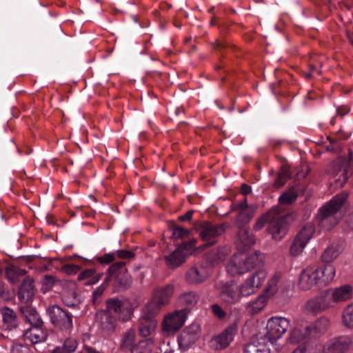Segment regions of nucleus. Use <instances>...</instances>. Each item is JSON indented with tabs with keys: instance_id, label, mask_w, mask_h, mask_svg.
I'll use <instances>...</instances> for the list:
<instances>
[{
	"instance_id": "f257e3e1",
	"label": "nucleus",
	"mask_w": 353,
	"mask_h": 353,
	"mask_svg": "<svg viewBox=\"0 0 353 353\" xmlns=\"http://www.w3.org/2000/svg\"><path fill=\"white\" fill-rule=\"evenodd\" d=\"M347 196L345 192L338 194L320 208L319 216L322 227L330 230L338 223L342 216L341 209L346 201Z\"/></svg>"
},
{
	"instance_id": "f03ea898",
	"label": "nucleus",
	"mask_w": 353,
	"mask_h": 353,
	"mask_svg": "<svg viewBox=\"0 0 353 353\" xmlns=\"http://www.w3.org/2000/svg\"><path fill=\"white\" fill-rule=\"evenodd\" d=\"M259 261V254L256 252L250 254H235L227 263L226 272L232 277L241 276L256 267Z\"/></svg>"
},
{
	"instance_id": "7ed1b4c3",
	"label": "nucleus",
	"mask_w": 353,
	"mask_h": 353,
	"mask_svg": "<svg viewBox=\"0 0 353 353\" xmlns=\"http://www.w3.org/2000/svg\"><path fill=\"white\" fill-rule=\"evenodd\" d=\"M290 327V321L283 316H276L270 318L267 321L266 333L264 336L272 342L277 352L281 349V345L277 341L283 337Z\"/></svg>"
},
{
	"instance_id": "20e7f679",
	"label": "nucleus",
	"mask_w": 353,
	"mask_h": 353,
	"mask_svg": "<svg viewBox=\"0 0 353 353\" xmlns=\"http://www.w3.org/2000/svg\"><path fill=\"white\" fill-rule=\"evenodd\" d=\"M221 300L226 303L235 304L239 303L243 297L249 296L242 283H227L219 289Z\"/></svg>"
},
{
	"instance_id": "39448f33",
	"label": "nucleus",
	"mask_w": 353,
	"mask_h": 353,
	"mask_svg": "<svg viewBox=\"0 0 353 353\" xmlns=\"http://www.w3.org/2000/svg\"><path fill=\"white\" fill-rule=\"evenodd\" d=\"M201 332V327L198 323L194 322L187 326L177 339L179 350L185 352L192 348L199 340Z\"/></svg>"
},
{
	"instance_id": "423d86ee",
	"label": "nucleus",
	"mask_w": 353,
	"mask_h": 353,
	"mask_svg": "<svg viewBox=\"0 0 353 353\" xmlns=\"http://www.w3.org/2000/svg\"><path fill=\"white\" fill-rule=\"evenodd\" d=\"M187 309L175 310L165 316L162 330L167 334H174L185 324L188 318Z\"/></svg>"
},
{
	"instance_id": "0eeeda50",
	"label": "nucleus",
	"mask_w": 353,
	"mask_h": 353,
	"mask_svg": "<svg viewBox=\"0 0 353 353\" xmlns=\"http://www.w3.org/2000/svg\"><path fill=\"white\" fill-rule=\"evenodd\" d=\"M50 321L58 328L70 331L73 327L72 316L58 305H52L47 310Z\"/></svg>"
},
{
	"instance_id": "6e6552de",
	"label": "nucleus",
	"mask_w": 353,
	"mask_h": 353,
	"mask_svg": "<svg viewBox=\"0 0 353 353\" xmlns=\"http://www.w3.org/2000/svg\"><path fill=\"white\" fill-rule=\"evenodd\" d=\"M114 279L115 283L123 288L130 286L132 279L129 274L124 262H118L112 265L108 269L106 281Z\"/></svg>"
},
{
	"instance_id": "1a4fd4ad",
	"label": "nucleus",
	"mask_w": 353,
	"mask_h": 353,
	"mask_svg": "<svg viewBox=\"0 0 353 353\" xmlns=\"http://www.w3.org/2000/svg\"><path fill=\"white\" fill-rule=\"evenodd\" d=\"M352 345V339L348 336L334 338L325 343H319L321 353H344Z\"/></svg>"
},
{
	"instance_id": "9d476101",
	"label": "nucleus",
	"mask_w": 353,
	"mask_h": 353,
	"mask_svg": "<svg viewBox=\"0 0 353 353\" xmlns=\"http://www.w3.org/2000/svg\"><path fill=\"white\" fill-rule=\"evenodd\" d=\"M237 330L236 323L230 325L219 334L211 339L209 342L210 347L214 350H220L226 348L234 340Z\"/></svg>"
},
{
	"instance_id": "9b49d317",
	"label": "nucleus",
	"mask_w": 353,
	"mask_h": 353,
	"mask_svg": "<svg viewBox=\"0 0 353 353\" xmlns=\"http://www.w3.org/2000/svg\"><path fill=\"white\" fill-rule=\"evenodd\" d=\"M305 307L308 312L316 314L334 307V305L326 290L320 295L307 301Z\"/></svg>"
},
{
	"instance_id": "f8f14e48",
	"label": "nucleus",
	"mask_w": 353,
	"mask_h": 353,
	"mask_svg": "<svg viewBox=\"0 0 353 353\" xmlns=\"http://www.w3.org/2000/svg\"><path fill=\"white\" fill-rule=\"evenodd\" d=\"M298 286L299 289L304 291L321 287L318 272L315 267L307 266L302 270L299 276Z\"/></svg>"
},
{
	"instance_id": "ddd939ff",
	"label": "nucleus",
	"mask_w": 353,
	"mask_h": 353,
	"mask_svg": "<svg viewBox=\"0 0 353 353\" xmlns=\"http://www.w3.org/2000/svg\"><path fill=\"white\" fill-rule=\"evenodd\" d=\"M108 311L110 314L123 321L128 320L132 314V310L128 301H121L118 299H111L107 302Z\"/></svg>"
},
{
	"instance_id": "4468645a",
	"label": "nucleus",
	"mask_w": 353,
	"mask_h": 353,
	"mask_svg": "<svg viewBox=\"0 0 353 353\" xmlns=\"http://www.w3.org/2000/svg\"><path fill=\"white\" fill-rule=\"evenodd\" d=\"M267 272L265 270H259L250 274L242 283L248 296L255 294L263 285L267 278Z\"/></svg>"
},
{
	"instance_id": "2eb2a0df",
	"label": "nucleus",
	"mask_w": 353,
	"mask_h": 353,
	"mask_svg": "<svg viewBox=\"0 0 353 353\" xmlns=\"http://www.w3.org/2000/svg\"><path fill=\"white\" fill-rule=\"evenodd\" d=\"M232 208L233 210L238 212L236 221L238 227H243V224L248 223L256 212V208L248 205L245 199L239 203H234Z\"/></svg>"
},
{
	"instance_id": "dca6fc26",
	"label": "nucleus",
	"mask_w": 353,
	"mask_h": 353,
	"mask_svg": "<svg viewBox=\"0 0 353 353\" xmlns=\"http://www.w3.org/2000/svg\"><path fill=\"white\" fill-rule=\"evenodd\" d=\"M234 244L238 250L244 252L250 249L256 243V239L249 228L246 227H238Z\"/></svg>"
},
{
	"instance_id": "f3484780",
	"label": "nucleus",
	"mask_w": 353,
	"mask_h": 353,
	"mask_svg": "<svg viewBox=\"0 0 353 353\" xmlns=\"http://www.w3.org/2000/svg\"><path fill=\"white\" fill-rule=\"evenodd\" d=\"M290 219H291V216L287 214L270 223L268 230L274 240L280 241L285 236L288 232V225Z\"/></svg>"
},
{
	"instance_id": "a211bd4d",
	"label": "nucleus",
	"mask_w": 353,
	"mask_h": 353,
	"mask_svg": "<svg viewBox=\"0 0 353 353\" xmlns=\"http://www.w3.org/2000/svg\"><path fill=\"white\" fill-rule=\"evenodd\" d=\"M327 290L334 307L339 303L351 299L352 296V287L347 284L339 287L330 288Z\"/></svg>"
},
{
	"instance_id": "6ab92c4d",
	"label": "nucleus",
	"mask_w": 353,
	"mask_h": 353,
	"mask_svg": "<svg viewBox=\"0 0 353 353\" xmlns=\"http://www.w3.org/2000/svg\"><path fill=\"white\" fill-rule=\"evenodd\" d=\"M208 268L203 265L194 266L190 268L185 274V280L190 284H199L205 281L210 276Z\"/></svg>"
},
{
	"instance_id": "aec40b11",
	"label": "nucleus",
	"mask_w": 353,
	"mask_h": 353,
	"mask_svg": "<svg viewBox=\"0 0 353 353\" xmlns=\"http://www.w3.org/2000/svg\"><path fill=\"white\" fill-rule=\"evenodd\" d=\"M272 347L275 348L272 342L263 336L256 342L245 345L243 353H274L272 350Z\"/></svg>"
},
{
	"instance_id": "412c9836",
	"label": "nucleus",
	"mask_w": 353,
	"mask_h": 353,
	"mask_svg": "<svg viewBox=\"0 0 353 353\" xmlns=\"http://www.w3.org/2000/svg\"><path fill=\"white\" fill-rule=\"evenodd\" d=\"M312 327L307 323H297L292 330L289 340L292 343H299L311 334Z\"/></svg>"
},
{
	"instance_id": "4be33fe9",
	"label": "nucleus",
	"mask_w": 353,
	"mask_h": 353,
	"mask_svg": "<svg viewBox=\"0 0 353 353\" xmlns=\"http://www.w3.org/2000/svg\"><path fill=\"white\" fill-rule=\"evenodd\" d=\"M224 232V228L220 225H212L210 223H203L199 229V234L204 241H210L221 236Z\"/></svg>"
},
{
	"instance_id": "5701e85b",
	"label": "nucleus",
	"mask_w": 353,
	"mask_h": 353,
	"mask_svg": "<svg viewBox=\"0 0 353 353\" xmlns=\"http://www.w3.org/2000/svg\"><path fill=\"white\" fill-rule=\"evenodd\" d=\"M77 285L74 282H67L61 294V299L64 304L71 307L77 304L79 300L77 295Z\"/></svg>"
},
{
	"instance_id": "b1692460",
	"label": "nucleus",
	"mask_w": 353,
	"mask_h": 353,
	"mask_svg": "<svg viewBox=\"0 0 353 353\" xmlns=\"http://www.w3.org/2000/svg\"><path fill=\"white\" fill-rule=\"evenodd\" d=\"M318 272L319 281L321 286L331 283L336 275V268L332 264H325L316 268Z\"/></svg>"
},
{
	"instance_id": "393cba45",
	"label": "nucleus",
	"mask_w": 353,
	"mask_h": 353,
	"mask_svg": "<svg viewBox=\"0 0 353 353\" xmlns=\"http://www.w3.org/2000/svg\"><path fill=\"white\" fill-rule=\"evenodd\" d=\"M332 167V176L335 179L337 186L342 187L346 183L349 176V168L347 164H341L340 163H334Z\"/></svg>"
},
{
	"instance_id": "a878e982",
	"label": "nucleus",
	"mask_w": 353,
	"mask_h": 353,
	"mask_svg": "<svg viewBox=\"0 0 353 353\" xmlns=\"http://www.w3.org/2000/svg\"><path fill=\"white\" fill-rule=\"evenodd\" d=\"M174 292V286L172 284H168L164 286L156 288L153 291L152 296L156 300H158L163 305H165L169 303Z\"/></svg>"
},
{
	"instance_id": "bb28decb",
	"label": "nucleus",
	"mask_w": 353,
	"mask_h": 353,
	"mask_svg": "<svg viewBox=\"0 0 353 353\" xmlns=\"http://www.w3.org/2000/svg\"><path fill=\"white\" fill-rule=\"evenodd\" d=\"M34 294L33 280L29 277L25 279L18 293L19 300L23 303H28L32 299Z\"/></svg>"
},
{
	"instance_id": "cd10ccee",
	"label": "nucleus",
	"mask_w": 353,
	"mask_h": 353,
	"mask_svg": "<svg viewBox=\"0 0 353 353\" xmlns=\"http://www.w3.org/2000/svg\"><path fill=\"white\" fill-rule=\"evenodd\" d=\"M269 299L265 294H261L255 299L247 303V312L252 315L259 314L264 309Z\"/></svg>"
},
{
	"instance_id": "c85d7f7f",
	"label": "nucleus",
	"mask_w": 353,
	"mask_h": 353,
	"mask_svg": "<svg viewBox=\"0 0 353 353\" xmlns=\"http://www.w3.org/2000/svg\"><path fill=\"white\" fill-rule=\"evenodd\" d=\"M116 319L109 312H101L97 314L99 326L102 330L106 332H112L114 330L116 327Z\"/></svg>"
},
{
	"instance_id": "c756f323",
	"label": "nucleus",
	"mask_w": 353,
	"mask_h": 353,
	"mask_svg": "<svg viewBox=\"0 0 353 353\" xmlns=\"http://www.w3.org/2000/svg\"><path fill=\"white\" fill-rule=\"evenodd\" d=\"M157 321L154 318H149L142 316L140 320L139 332L142 336L151 335L156 330Z\"/></svg>"
},
{
	"instance_id": "7c9ffc66",
	"label": "nucleus",
	"mask_w": 353,
	"mask_h": 353,
	"mask_svg": "<svg viewBox=\"0 0 353 353\" xmlns=\"http://www.w3.org/2000/svg\"><path fill=\"white\" fill-rule=\"evenodd\" d=\"M24 336L32 343H38L46 340V334L42 330L41 325H34L25 331Z\"/></svg>"
},
{
	"instance_id": "2f4dec72",
	"label": "nucleus",
	"mask_w": 353,
	"mask_h": 353,
	"mask_svg": "<svg viewBox=\"0 0 353 353\" xmlns=\"http://www.w3.org/2000/svg\"><path fill=\"white\" fill-rule=\"evenodd\" d=\"M185 254L179 248L165 256L166 264L170 268L179 267L185 262Z\"/></svg>"
},
{
	"instance_id": "473e14b6",
	"label": "nucleus",
	"mask_w": 353,
	"mask_h": 353,
	"mask_svg": "<svg viewBox=\"0 0 353 353\" xmlns=\"http://www.w3.org/2000/svg\"><path fill=\"white\" fill-rule=\"evenodd\" d=\"M163 306L164 305L161 303L158 300H156V299L152 296L151 300L143 310L142 316L154 318V316L160 312Z\"/></svg>"
},
{
	"instance_id": "72a5a7b5",
	"label": "nucleus",
	"mask_w": 353,
	"mask_h": 353,
	"mask_svg": "<svg viewBox=\"0 0 353 353\" xmlns=\"http://www.w3.org/2000/svg\"><path fill=\"white\" fill-rule=\"evenodd\" d=\"M154 338L140 341L132 348L131 353H150L154 347Z\"/></svg>"
},
{
	"instance_id": "f704fd0d",
	"label": "nucleus",
	"mask_w": 353,
	"mask_h": 353,
	"mask_svg": "<svg viewBox=\"0 0 353 353\" xmlns=\"http://www.w3.org/2000/svg\"><path fill=\"white\" fill-rule=\"evenodd\" d=\"M101 273H97L94 269H88L78 275V279L87 280L85 283L87 285H94L101 279Z\"/></svg>"
},
{
	"instance_id": "c9c22d12",
	"label": "nucleus",
	"mask_w": 353,
	"mask_h": 353,
	"mask_svg": "<svg viewBox=\"0 0 353 353\" xmlns=\"http://www.w3.org/2000/svg\"><path fill=\"white\" fill-rule=\"evenodd\" d=\"M199 299V295L196 292H189L179 297V303L186 308H192L197 304Z\"/></svg>"
},
{
	"instance_id": "e433bc0d",
	"label": "nucleus",
	"mask_w": 353,
	"mask_h": 353,
	"mask_svg": "<svg viewBox=\"0 0 353 353\" xmlns=\"http://www.w3.org/2000/svg\"><path fill=\"white\" fill-rule=\"evenodd\" d=\"M341 252V249L339 245H332L323 252L321 259L324 263L330 264L339 256Z\"/></svg>"
},
{
	"instance_id": "4c0bfd02",
	"label": "nucleus",
	"mask_w": 353,
	"mask_h": 353,
	"mask_svg": "<svg viewBox=\"0 0 353 353\" xmlns=\"http://www.w3.org/2000/svg\"><path fill=\"white\" fill-rule=\"evenodd\" d=\"M2 318L6 328L11 330L17 327V320L15 313L9 308H4L1 311Z\"/></svg>"
},
{
	"instance_id": "58836bf2",
	"label": "nucleus",
	"mask_w": 353,
	"mask_h": 353,
	"mask_svg": "<svg viewBox=\"0 0 353 353\" xmlns=\"http://www.w3.org/2000/svg\"><path fill=\"white\" fill-rule=\"evenodd\" d=\"M22 312L32 326H38L43 324L41 319L40 318L38 312L34 309L26 307L23 308Z\"/></svg>"
},
{
	"instance_id": "ea45409f",
	"label": "nucleus",
	"mask_w": 353,
	"mask_h": 353,
	"mask_svg": "<svg viewBox=\"0 0 353 353\" xmlns=\"http://www.w3.org/2000/svg\"><path fill=\"white\" fill-rule=\"evenodd\" d=\"M314 232V225L312 223H307L303 227L296 237L299 239V240L304 242L305 243L307 244V243L312 238Z\"/></svg>"
},
{
	"instance_id": "a19ab883",
	"label": "nucleus",
	"mask_w": 353,
	"mask_h": 353,
	"mask_svg": "<svg viewBox=\"0 0 353 353\" xmlns=\"http://www.w3.org/2000/svg\"><path fill=\"white\" fill-rule=\"evenodd\" d=\"M341 321L345 327L353 329V303L343 309L341 314Z\"/></svg>"
},
{
	"instance_id": "79ce46f5",
	"label": "nucleus",
	"mask_w": 353,
	"mask_h": 353,
	"mask_svg": "<svg viewBox=\"0 0 353 353\" xmlns=\"http://www.w3.org/2000/svg\"><path fill=\"white\" fill-rule=\"evenodd\" d=\"M135 332L132 330H130L127 331L123 338L121 341L120 347L121 348L125 351V350H130V352H132V348L134 347V343L135 340Z\"/></svg>"
},
{
	"instance_id": "37998d69",
	"label": "nucleus",
	"mask_w": 353,
	"mask_h": 353,
	"mask_svg": "<svg viewBox=\"0 0 353 353\" xmlns=\"http://www.w3.org/2000/svg\"><path fill=\"white\" fill-rule=\"evenodd\" d=\"M280 274L276 273L268 280V286L265 289L263 294H265L269 298L274 295L277 292V283L280 279Z\"/></svg>"
},
{
	"instance_id": "c03bdc74",
	"label": "nucleus",
	"mask_w": 353,
	"mask_h": 353,
	"mask_svg": "<svg viewBox=\"0 0 353 353\" xmlns=\"http://www.w3.org/2000/svg\"><path fill=\"white\" fill-rule=\"evenodd\" d=\"M290 177V172L288 166H283L277 175V178L274 183V186L276 188H279L284 185L286 181Z\"/></svg>"
},
{
	"instance_id": "a18cd8bd",
	"label": "nucleus",
	"mask_w": 353,
	"mask_h": 353,
	"mask_svg": "<svg viewBox=\"0 0 353 353\" xmlns=\"http://www.w3.org/2000/svg\"><path fill=\"white\" fill-rule=\"evenodd\" d=\"M24 274V271L15 267V266H8L6 269V276L8 281L14 283L17 281L19 276Z\"/></svg>"
},
{
	"instance_id": "49530a36",
	"label": "nucleus",
	"mask_w": 353,
	"mask_h": 353,
	"mask_svg": "<svg viewBox=\"0 0 353 353\" xmlns=\"http://www.w3.org/2000/svg\"><path fill=\"white\" fill-rule=\"evenodd\" d=\"M297 197V193L294 188H291L279 196V201L281 204H290L294 202Z\"/></svg>"
},
{
	"instance_id": "de8ad7c7",
	"label": "nucleus",
	"mask_w": 353,
	"mask_h": 353,
	"mask_svg": "<svg viewBox=\"0 0 353 353\" xmlns=\"http://www.w3.org/2000/svg\"><path fill=\"white\" fill-rule=\"evenodd\" d=\"M306 243L295 237L292 245L290 246V252L292 256H298L301 254L306 246Z\"/></svg>"
},
{
	"instance_id": "09e8293b",
	"label": "nucleus",
	"mask_w": 353,
	"mask_h": 353,
	"mask_svg": "<svg viewBox=\"0 0 353 353\" xmlns=\"http://www.w3.org/2000/svg\"><path fill=\"white\" fill-rule=\"evenodd\" d=\"M292 353H321L319 344H307L297 347Z\"/></svg>"
},
{
	"instance_id": "8fccbe9b",
	"label": "nucleus",
	"mask_w": 353,
	"mask_h": 353,
	"mask_svg": "<svg viewBox=\"0 0 353 353\" xmlns=\"http://www.w3.org/2000/svg\"><path fill=\"white\" fill-rule=\"evenodd\" d=\"M196 240L195 239H193L188 243H182L178 248H181L182 252L185 254L186 257L187 256L192 254L193 252L196 250Z\"/></svg>"
},
{
	"instance_id": "3c124183",
	"label": "nucleus",
	"mask_w": 353,
	"mask_h": 353,
	"mask_svg": "<svg viewBox=\"0 0 353 353\" xmlns=\"http://www.w3.org/2000/svg\"><path fill=\"white\" fill-rule=\"evenodd\" d=\"M190 231L181 227H175L172 229V237L176 239L188 236Z\"/></svg>"
},
{
	"instance_id": "603ef678",
	"label": "nucleus",
	"mask_w": 353,
	"mask_h": 353,
	"mask_svg": "<svg viewBox=\"0 0 353 353\" xmlns=\"http://www.w3.org/2000/svg\"><path fill=\"white\" fill-rule=\"evenodd\" d=\"M63 346L65 350L66 353H72L77 349L78 343L74 339H69L65 340Z\"/></svg>"
},
{
	"instance_id": "864d4df0",
	"label": "nucleus",
	"mask_w": 353,
	"mask_h": 353,
	"mask_svg": "<svg viewBox=\"0 0 353 353\" xmlns=\"http://www.w3.org/2000/svg\"><path fill=\"white\" fill-rule=\"evenodd\" d=\"M11 353H31L29 347L21 344H14L10 349Z\"/></svg>"
},
{
	"instance_id": "5fc2aeb1",
	"label": "nucleus",
	"mask_w": 353,
	"mask_h": 353,
	"mask_svg": "<svg viewBox=\"0 0 353 353\" xmlns=\"http://www.w3.org/2000/svg\"><path fill=\"white\" fill-rule=\"evenodd\" d=\"M116 259V254L114 252L108 253L98 257L97 261L103 264H108Z\"/></svg>"
},
{
	"instance_id": "6e6d98bb",
	"label": "nucleus",
	"mask_w": 353,
	"mask_h": 353,
	"mask_svg": "<svg viewBox=\"0 0 353 353\" xmlns=\"http://www.w3.org/2000/svg\"><path fill=\"white\" fill-rule=\"evenodd\" d=\"M268 221V215L265 214L259 217L253 225V229L255 231H259L262 229Z\"/></svg>"
},
{
	"instance_id": "4d7b16f0",
	"label": "nucleus",
	"mask_w": 353,
	"mask_h": 353,
	"mask_svg": "<svg viewBox=\"0 0 353 353\" xmlns=\"http://www.w3.org/2000/svg\"><path fill=\"white\" fill-rule=\"evenodd\" d=\"M116 254V259H130L134 256L133 252L124 250H119L114 252Z\"/></svg>"
},
{
	"instance_id": "13d9d810",
	"label": "nucleus",
	"mask_w": 353,
	"mask_h": 353,
	"mask_svg": "<svg viewBox=\"0 0 353 353\" xmlns=\"http://www.w3.org/2000/svg\"><path fill=\"white\" fill-rule=\"evenodd\" d=\"M55 281V279L52 276H46L43 280V287L46 290H49L52 287Z\"/></svg>"
},
{
	"instance_id": "bf43d9fd",
	"label": "nucleus",
	"mask_w": 353,
	"mask_h": 353,
	"mask_svg": "<svg viewBox=\"0 0 353 353\" xmlns=\"http://www.w3.org/2000/svg\"><path fill=\"white\" fill-rule=\"evenodd\" d=\"M63 270L68 274H76L79 270V267L77 265L69 264L63 266Z\"/></svg>"
},
{
	"instance_id": "052dcab7",
	"label": "nucleus",
	"mask_w": 353,
	"mask_h": 353,
	"mask_svg": "<svg viewBox=\"0 0 353 353\" xmlns=\"http://www.w3.org/2000/svg\"><path fill=\"white\" fill-rule=\"evenodd\" d=\"M212 309L214 314L219 318H222L225 315V312L218 305H213Z\"/></svg>"
},
{
	"instance_id": "680f3d73",
	"label": "nucleus",
	"mask_w": 353,
	"mask_h": 353,
	"mask_svg": "<svg viewBox=\"0 0 353 353\" xmlns=\"http://www.w3.org/2000/svg\"><path fill=\"white\" fill-rule=\"evenodd\" d=\"M319 74L321 73V71L317 70L316 67L314 66H310V71L308 73L305 74V77L307 79H309L312 77H313L315 74Z\"/></svg>"
},
{
	"instance_id": "e2e57ef3",
	"label": "nucleus",
	"mask_w": 353,
	"mask_h": 353,
	"mask_svg": "<svg viewBox=\"0 0 353 353\" xmlns=\"http://www.w3.org/2000/svg\"><path fill=\"white\" fill-rule=\"evenodd\" d=\"M192 211H188L185 214L180 216V219L183 221H190L192 217Z\"/></svg>"
},
{
	"instance_id": "0e129e2a",
	"label": "nucleus",
	"mask_w": 353,
	"mask_h": 353,
	"mask_svg": "<svg viewBox=\"0 0 353 353\" xmlns=\"http://www.w3.org/2000/svg\"><path fill=\"white\" fill-rule=\"evenodd\" d=\"M52 353H66L65 350L64 349L63 346L62 347H57L54 348Z\"/></svg>"
},
{
	"instance_id": "69168bd1",
	"label": "nucleus",
	"mask_w": 353,
	"mask_h": 353,
	"mask_svg": "<svg viewBox=\"0 0 353 353\" xmlns=\"http://www.w3.org/2000/svg\"><path fill=\"white\" fill-rule=\"evenodd\" d=\"M250 191H251V189L248 185H247L245 184H243L242 185V192L243 194H248L249 192H250Z\"/></svg>"
},
{
	"instance_id": "338daca9",
	"label": "nucleus",
	"mask_w": 353,
	"mask_h": 353,
	"mask_svg": "<svg viewBox=\"0 0 353 353\" xmlns=\"http://www.w3.org/2000/svg\"><path fill=\"white\" fill-rule=\"evenodd\" d=\"M297 175H298L299 177H303H303H305L306 176V174L305 173H302V172H299L297 174Z\"/></svg>"
},
{
	"instance_id": "774afa93",
	"label": "nucleus",
	"mask_w": 353,
	"mask_h": 353,
	"mask_svg": "<svg viewBox=\"0 0 353 353\" xmlns=\"http://www.w3.org/2000/svg\"><path fill=\"white\" fill-rule=\"evenodd\" d=\"M103 288L102 286H100L99 288V296H100L103 293Z\"/></svg>"
}]
</instances>
